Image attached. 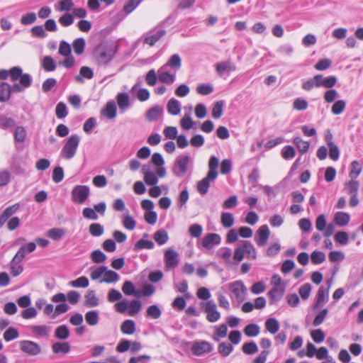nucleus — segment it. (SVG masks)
<instances>
[{
  "instance_id": "f257e3e1",
  "label": "nucleus",
  "mask_w": 363,
  "mask_h": 363,
  "mask_svg": "<svg viewBox=\"0 0 363 363\" xmlns=\"http://www.w3.org/2000/svg\"><path fill=\"white\" fill-rule=\"evenodd\" d=\"M11 79L13 82L19 79V84H14L11 86V91L21 92L24 89L30 86L32 77L29 74H23V69L19 67H13L9 70Z\"/></svg>"
},
{
  "instance_id": "f03ea898",
  "label": "nucleus",
  "mask_w": 363,
  "mask_h": 363,
  "mask_svg": "<svg viewBox=\"0 0 363 363\" xmlns=\"http://www.w3.org/2000/svg\"><path fill=\"white\" fill-rule=\"evenodd\" d=\"M80 141V138L77 134H73L66 140L60 155L62 158L70 160L74 157Z\"/></svg>"
},
{
  "instance_id": "7ed1b4c3",
  "label": "nucleus",
  "mask_w": 363,
  "mask_h": 363,
  "mask_svg": "<svg viewBox=\"0 0 363 363\" xmlns=\"http://www.w3.org/2000/svg\"><path fill=\"white\" fill-rule=\"evenodd\" d=\"M228 288L231 292L230 298H235L238 303L245 301L247 295V287L244 283L238 280L228 284Z\"/></svg>"
},
{
  "instance_id": "20e7f679",
  "label": "nucleus",
  "mask_w": 363,
  "mask_h": 363,
  "mask_svg": "<svg viewBox=\"0 0 363 363\" xmlns=\"http://www.w3.org/2000/svg\"><path fill=\"white\" fill-rule=\"evenodd\" d=\"M191 161V157L186 155L178 156L172 167L173 174L177 177H184L188 171V165Z\"/></svg>"
},
{
  "instance_id": "39448f33",
  "label": "nucleus",
  "mask_w": 363,
  "mask_h": 363,
  "mask_svg": "<svg viewBox=\"0 0 363 363\" xmlns=\"http://www.w3.org/2000/svg\"><path fill=\"white\" fill-rule=\"evenodd\" d=\"M114 53L111 48H107L103 45L98 46L94 52V57L99 65L108 64L113 57Z\"/></svg>"
},
{
  "instance_id": "423d86ee",
  "label": "nucleus",
  "mask_w": 363,
  "mask_h": 363,
  "mask_svg": "<svg viewBox=\"0 0 363 363\" xmlns=\"http://www.w3.org/2000/svg\"><path fill=\"white\" fill-rule=\"evenodd\" d=\"M90 195V189L86 185H77L71 191L72 201L78 204L84 203Z\"/></svg>"
},
{
  "instance_id": "0eeeda50",
  "label": "nucleus",
  "mask_w": 363,
  "mask_h": 363,
  "mask_svg": "<svg viewBox=\"0 0 363 363\" xmlns=\"http://www.w3.org/2000/svg\"><path fill=\"white\" fill-rule=\"evenodd\" d=\"M201 307L207 314L206 319L210 323H215L220 318V313L217 309L216 303L213 300L201 303Z\"/></svg>"
},
{
  "instance_id": "6e6552de",
  "label": "nucleus",
  "mask_w": 363,
  "mask_h": 363,
  "mask_svg": "<svg viewBox=\"0 0 363 363\" xmlns=\"http://www.w3.org/2000/svg\"><path fill=\"white\" fill-rule=\"evenodd\" d=\"M164 258L165 266L168 269H174L179 264V254L172 248H168L165 250Z\"/></svg>"
},
{
  "instance_id": "1a4fd4ad",
  "label": "nucleus",
  "mask_w": 363,
  "mask_h": 363,
  "mask_svg": "<svg viewBox=\"0 0 363 363\" xmlns=\"http://www.w3.org/2000/svg\"><path fill=\"white\" fill-rule=\"evenodd\" d=\"M213 350L212 345L205 340L194 342L191 347V351L196 356H201L209 353Z\"/></svg>"
},
{
  "instance_id": "9d476101",
  "label": "nucleus",
  "mask_w": 363,
  "mask_h": 363,
  "mask_svg": "<svg viewBox=\"0 0 363 363\" xmlns=\"http://www.w3.org/2000/svg\"><path fill=\"white\" fill-rule=\"evenodd\" d=\"M315 86L316 87L323 86L327 89L333 88L337 84V77L330 76L325 77L322 74H316L314 76Z\"/></svg>"
},
{
  "instance_id": "9b49d317",
  "label": "nucleus",
  "mask_w": 363,
  "mask_h": 363,
  "mask_svg": "<svg viewBox=\"0 0 363 363\" xmlns=\"http://www.w3.org/2000/svg\"><path fill=\"white\" fill-rule=\"evenodd\" d=\"M20 348L23 352L32 356L37 355L41 352L40 345L30 340L21 341Z\"/></svg>"
},
{
  "instance_id": "f8f14e48",
  "label": "nucleus",
  "mask_w": 363,
  "mask_h": 363,
  "mask_svg": "<svg viewBox=\"0 0 363 363\" xmlns=\"http://www.w3.org/2000/svg\"><path fill=\"white\" fill-rule=\"evenodd\" d=\"M270 235V230L267 225L260 226L257 231V235L255 240L257 245L259 247H263L267 243L268 239Z\"/></svg>"
},
{
  "instance_id": "ddd939ff",
  "label": "nucleus",
  "mask_w": 363,
  "mask_h": 363,
  "mask_svg": "<svg viewBox=\"0 0 363 363\" xmlns=\"http://www.w3.org/2000/svg\"><path fill=\"white\" fill-rule=\"evenodd\" d=\"M165 33V30L161 28H157L146 34L144 38V43L150 46H153Z\"/></svg>"
},
{
  "instance_id": "4468645a",
  "label": "nucleus",
  "mask_w": 363,
  "mask_h": 363,
  "mask_svg": "<svg viewBox=\"0 0 363 363\" xmlns=\"http://www.w3.org/2000/svg\"><path fill=\"white\" fill-rule=\"evenodd\" d=\"M235 69V65L230 60L223 61L216 65V72L220 77H223L225 74L229 75L231 72Z\"/></svg>"
},
{
  "instance_id": "2eb2a0df",
  "label": "nucleus",
  "mask_w": 363,
  "mask_h": 363,
  "mask_svg": "<svg viewBox=\"0 0 363 363\" xmlns=\"http://www.w3.org/2000/svg\"><path fill=\"white\" fill-rule=\"evenodd\" d=\"M151 161L152 164L157 167L156 174L160 177H164L166 175V169L163 167L164 160L160 153L155 152L152 155Z\"/></svg>"
},
{
  "instance_id": "dca6fc26",
  "label": "nucleus",
  "mask_w": 363,
  "mask_h": 363,
  "mask_svg": "<svg viewBox=\"0 0 363 363\" xmlns=\"http://www.w3.org/2000/svg\"><path fill=\"white\" fill-rule=\"evenodd\" d=\"M100 113L101 116L109 120L116 118L117 116V107L115 101H108L105 107L101 110Z\"/></svg>"
},
{
  "instance_id": "f3484780",
  "label": "nucleus",
  "mask_w": 363,
  "mask_h": 363,
  "mask_svg": "<svg viewBox=\"0 0 363 363\" xmlns=\"http://www.w3.org/2000/svg\"><path fill=\"white\" fill-rule=\"evenodd\" d=\"M330 285L325 288L323 286H320L318 291L316 302L314 306V308H318L324 305V303L328 301V293Z\"/></svg>"
},
{
  "instance_id": "a211bd4d",
  "label": "nucleus",
  "mask_w": 363,
  "mask_h": 363,
  "mask_svg": "<svg viewBox=\"0 0 363 363\" xmlns=\"http://www.w3.org/2000/svg\"><path fill=\"white\" fill-rule=\"evenodd\" d=\"M220 242V237L216 233H209L206 235L202 240V245L208 249H211L214 245H218Z\"/></svg>"
},
{
  "instance_id": "6ab92c4d",
  "label": "nucleus",
  "mask_w": 363,
  "mask_h": 363,
  "mask_svg": "<svg viewBox=\"0 0 363 363\" xmlns=\"http://www.w3.org/2000/svg\"><path fill=\"white\" fill-rule=\"evenodd\" d=\"M142 172L144 175L145 182L150 186L156 185L158 183V179L155 173L150 171L148 165H144L142 168Z\"/></svg>"
},
{
  "instance_id": "aec40b11",
  "label": "nucleus",
  "mask_w": 363,
  "mask_h": 363,
  "mask_svg": "<svg viewBox=\"0 0 363 363\" xmlns=\"http://www.w3.org/2000/svg\"><path fill=\"white\" fill-rule=\"evenodd\" d=\"M22 260L23 259H21L20 257L16 259V255H15L13 257L12 260L11 261V262H10V271H11V274L13 277H17V276L20 275L23 272V267L20 264Z\"/></svg>"
},
{
  "instance_id": "412c9836",
  "label": "nucleus",
  "mask_w": 363,
  "mask_h": 363,
  "mask_svg": "<svg viewBox=\"0 0 363 363\" xmlns=\"http://www.w3.org/2000/svg\"><path fill=\"white\" fill-rule=\"evenodd\" d=\"M216 177H208V174L206 177L199 181L197 184V190L201 195H206L210 187V182L216 179Z\"/></svg>"
},
{
  "instance_id": "4be33fe9",
  "label": "nucleus",
  "mask_w": 363,
  "mask_h": 363,
  "mask_svg": "<svg viewBox=\"0 0 363 363\" xmlns=\"http://www.w3.org/2000/svg\"><path fill=\"white\" fill-rule=\"evenodd\" d=\"M120 279L119 274L106 267L104 277L99 280V283L111 284L117 282Z\"/></svg>"
},
{
  "instance_id": "5701e85b",
  "label": "nucleus",
  "mask_w": 363,
  "mask_h": 363,
  "mask_svg": "<svg viewBox=\"0 0 363 363\" xmlns=\"http://www.w3.org/2000/svg\"><path fill=\"white\" fill-rule=\"evenodd\" d=\"M163 113V108L160 106H155L150 108L146 113V118L152 122L157 120Z\"/></svg>"
},
{
  "instance_id": "b1692460",
  "label": "nucleus",
  "mask_w": 363,
  "mask_h": 363,
  "mask_svg": "<svg viewBox=\"0 0 363 363\" xmlns=\"http://www.w3.org/2000/svg\"><path fill=\"white\" fill-rule=\"evenodd\" d=\"M35 248L36 244L34 242H30L23 245L15 255H16V259L20 257L21 259H23L26 257L27 253L33 252Z\"/></svg>"
},
{
  "instance_id": "393cba45",
  "label": "nucleus",
  "mask_w": 363,
  "mask_h": 363,
  "mask_svg": "<svg viewBox=\"0 0 363 363\" xmlns=\"http://www.w3.org/2000/svg\"><path fill=\"white\" fill-rule=\"evenodd\" d=\"M106 270V266L102 265L99 267H91L89 268L90 278L91 280H101L104 275V272Z\"/></svg>"
},
{
  "instance_id": "a878e982",
  "label": "nucleus",
  "mask_w": 363,
  "mask_h": 363,
  "mask_svg": "<svg viewBox=\"0 0 363 363\" xmlns=\"http://www.w3.org/2000/svg\"><path fill=\"white\" fill-rule=\"evenodd\" d=\"M11 86L6 82L0 84V101H7L11 97Z\"/></svg>"
},
{
  "instance_id": "bb28decb",
  "label": "nucleus",
  "mask_w": 363,
  "mask_h": 363,
  "mask_svg": "<svg viewBox=\"0 0 363 363\" xmlns=\"http://www.w3.org/2000/svg\"><path fill=\"white\" fill-rule=\"evenodd\" d=\"M121 218L122 225L125 229L129 230H133L135 229L136 227V221L128 213V211L126 213L123 214Z\"/></svg>"
},
{
  "instance_id": "cd10ccee",
  "label": "nucleus",
  "mask_w": 363,
  "mask_h": 363,
  "mask_svg": "<svg viewBox=\"0 0 363 363\" xmlns=\"http://www.w3.org/2000/svg\"><path fill=\"white\" fill-rule=\"evenodd\" d=\"M94 77V72L91 68L83 66L80 68L79 74L74 77V79L78 82H83V77L91 79Z\"/></svg>"
},
{
  "instance_id": "c85d7f7f",
  "label": "nucleus",
  "mask_w": 363,
  "mask_h": 363,
  "mask_svg": "<svg viewBox=\"0 0 363 363\" xmlns=\"http://www.w3.org/2000/svg\"><path fill=\"white\" fill-rule=\"evenodd\" d=\"M182 65V60L178 54H174L170 57L167 62L163 65L161 69H164L166 67H169L175 70L179 69Z\"/></svg>"
},
{
  "instance_id": "c756f323",
  "label": "nucleus",
  "mask_w": 363,
  "mask_h": 363,
  "mask_svg": "<svg viewBox=\"0 0 363 363\" xmlns=\"http://www.w3.org/2000/svg\"><path fill=\"white\" fill-rule=\"evenodd\" d=\"M99 303V298L96 297L95 291L94 290L88 291L85 295L84 305L88 307H96Z\"/></svg>"
},
{
  "instance_id": "7c9ffc66",
  "label": "nucleus",
  "mask_w": 363,
  "mask_h": 363,
  "mask_svg": "<svg viewBox=\"0 0 363 363\" xmlns=\"http://www.w3.org/2000/svg\"><path fill=\"white\" fill-rule=\"evenodd\" d=\"M350 216L347 213L337 212L334 216V222L340 226H344L348 224Z\"/></svg>"
},
{
  "instance_id": "2f4dec72",
  "label": "nucleus",
  "mask_w": 363,
  "mask_h": 363,
  "mask_svg": "<svg viewBox=\"0 0 363 363\" xmlns=\"http://www.w3.org/2000/svg\"><path fill=\"white\" fill-rule=\"evenodd\" d=\"M167 108L169 113L173 116L179 115L181 111L180 103L175 99H171L168 101Z\"/></svg>"
},
{
  "instance_id": "473e14b6",
  "label": "nucleus",
  "mask_w": 363,
  "mask_h": 363,
  "mask_svg": "<svg viewBox=\"0 0 363 363\" xmlns=\"http://www.w3.org/2000/svg\"><path fill=\"white\" fill-rule=\"evenodd\" d=\"M117 104L121 110L125 111L130 106V98L126 93H119L117 95Z\"/></svg>"
},
{
  "instance_id": "72a5a7b5",
  "label": "nucleus",
  "mask_w": 363,
  "mask_h": 363,
  "mask_svg": "<svg viewBox=\"0 0 363 363\" xmlns=\"http://www.w3.org/2000/svg\"><path fill=\"white\" fill-rule=\"evenodd\" d=\"M218 164H219L218 159L215 156H212L210 158V160L208 162L209 170H208V172L207 173V174H208V177L217 178V177H218L217 168L218 167Z\"/></svg>"
},
{
  "instance_id": "f704fd0d",
  "label": "nucleus",
  "mask_w": 363,
  "mask_h": 363,
  "mask_svg": "<svg viewBox=\"0 0 363 363\" xmlns=\"http://www.w3.org/2000/svg\"><path fill=\"white\" fill-rule=\"evenodd\" d=\"M153 238L159 245H164L169 240L168 233L164 229H160L154 233Z\"/></svg>"
},
{
  "instance_id": "c9c22d12",
  "label": "nucleus",
  "mask_w": 363,
  "mask_h": 363,
  "mask_svg": "<svg viewBox=\"0 0 363 363\" xmlns=\"http://www.w3.org/2000/svg\"><path fill=\"white\" fill-rule=\"evenodd\" d=\"M242 249L245 253L247 254V256L248 258L251 259H256L257 257V253L256 250L252 245V244L247 240L242 242V245L240 246Z\"/></svg>"
},
{
  "instance_id": "e433bc0d",
  "label": "nucleus",
  "mask_w": 363,
  "mask_h": 363,
  "mask_svg": "<svg viewBox=\"0 0 363 363\" xmlns=\"http://www.w3.org/2000/svg\"><path fill=\"white\" fill-rule=\"evenodd\" d=\"M52 352L55 354L62 352L63 354H67L70 350V345L68 342H55L52 346Z\"/></svg>"
},
{
  "instance_id": "4c0bfd02",
  "label": "nucleus",
  "mask_w": 363,
  "mask_h": 363,
  "mask_svg": "<svg viewBox=\"0 0 363 363\" xmlns=\"http://www.w3.org/2000/svg\"><path fill=\"white\" fill-rule=\"evenodd\" d=\"M31 330L33 333L38 337H48L50 331V327L45 325H33Z\"/></svg>"
},
{
  "instance_id": "58836bf2",
  "label": "nucleus",
  "mask_w": 363,
  "mask_h": 363,
  "mask_svg": "<svg viewBox=\"0 0 363 363\" xmlns=\"http://www.w3.org/2000/svg\"><path fill=\"white\" fill-rule=\"evenodd\" d=\"M164 69H160L158 70V79L159 81L162 83H166L168 84H172L175 81V77L173 74H171L170 73L167 72H163Z\"/></svg>"
},
{
  "instance_id": "ea45409f",
  "label": "nucleus",
  "mask_w": 363,
  "mask_h": 363,
  "mask_svg": "<svg viewBox=\"0 0 363 363\" xmlns=\"http://www.w3.org/2000/svg\"><path fill=\"white\" fill-rule=\"evenodd\" d=\"M284 293V289L283 287L274 286L269 292L268 296L272 301H279Z\"/></svg>"
},
{
  "instance_id": "a19ab883",
  "label": "nucleus",
  "mask_w": 363,
  "mask_h": 363,
  "mask_svg": "<svg viewBox=\"0 0 363 363\" xmlns=\"http://www.w3.org/2000/svg\"><path fill=\"white\" fill-rule=\"evenodd\" d=\"M155 247V244L152 240L140 239L134 245V250L138 251L143 249L151 250Z\"/></svg>"
},
{
  "instance_id": "79ce46f5",
  "label": "nucleus",
  "mask_w": 363,
  "mask_h": 363,
  "mask_svg": "<svg viewBox=\"0 0 363 363\" xmlns=\"http://www.w3.org/2000/svg\"><path fill=\"white\" fill-rule=\"evenodd\" d=\"M121 330L123 333L126 335H132L135 332V324L133 320H125L121 326Z\"/></svg>"
},
{
  "instance_id": "37998d69",
  "label": "nucleus",
  "mask_w": 363,
  "mask_h": 363,
  "mask_svg": "<svg viewBox=\"0 0 363 363\" xmlns=\"http://www.w3.org/2000/svg\"><path fill=\"white\" fill-rule=\"evenodd\" d=\"M219 256L227 264L231 265L233 264L231 261L232 251L230 248L223 247L220 248L218 252Z\"/></svg>"
},
{
  "instance_id": "c03bdc74",
  "label": "nucleus",
  "mask_w": 363,
  "mask_h": 363,
  "mask_svg": "<svg viewBox=\"0 0 363 363\" xmlns=\"http://www.w3.org/2000/svg\"><path fill=\"white\" fill-rule=\"evenodd\" d=\"M142 304L139 300L135 299L128 303V314L130 316H135L141 310Z\"/></svg>"
},
{
  "instance_id": "a18cd8bd",
  "label": "nucleus",
  "mask_w": 363,
  "mask_h": 363,
  "mask_svg": "<svg viewBox=\"0 0 363 363\" xmlns=\"http://www.w3.org/2000/svg\"><path fill=\"white\" fill-rule=\"evenodd\" d=\"M265 328L270 333L275 334L279 329V323L277 319L270 318L266 320Z\"/></svg>"
},
{
  "instance_id": "49530a36",
  "label": "nucleus",
  "mask_w": 363,
  "mask_h": 363,
  "mask_svg": "<svg viewBox=\"0 0 363 363\" xmlns=\"http://www.w3.org/2000/svg\"><path fill=\"white\" fill-rule=\"evenodd\" d=\"M90 258L92 260V262L95 264H101L104 262L107 257L106 255L100 250H94L91 255Z\"/></svg>"
},
{
  "instance_id": "de8ad7c7",
  "label": "nucleus",
  "mask_w": 363,
  "mask_h": 363,
  "mask_svg": "<svg viewBox=\"0 0 363 363\" xmlns=\"http://www.w3.org/2000/svg\"><path fill=\"white\" fill-rule=\"evenodd\" d=\"M42 67L46 72H52L56 69V64L50 56H45L42 60Z\"/></svg>"
},
{
  "instance_id": "09e8293b",
  "label": "nucleus",
  "mask_w": 363,
  "mask_h": 363,
  "mask_svg": "<svg viewBox=\"0 0 363 363\" xmlns=\"http://www.w3.org/2000/svg\"><path fill=\"white\" fill-rule=\"evenodd\" d=\"M19 336L18 331L13 327H9L4 333L3 337L6 342H10Z\"/></svg>"
},
{
  "instance_id": "8fccbe9b",
  "label": "nucleus",
  "mask_w": 363,
  "mask_h": 363,
  "mask_svg": "<svg viewBox=\"0 0 363 363\" xmlns=\"http://www.w3.org/2000/svg\"><path fill=\"white\" fill-rule=\"evenodd\" d=\"M72 47L74 49V52L80 55L84 52V48H85V40L82 38H77L74 40L72 43Z\"/></svg>"
},
{
  "instance_id": "3c124183",
  "label": "nucleus",
  "mask_w": 363,
  "mask_h": 363,
  "mask_svg": "<svg viewBox=\"0 0 363 363\" xmlns=\"http://www.w3.org/2000/svg\"><path fill=\"white\" fill-rule=\"evenodd\" d=\"M220 221L223 227L230 228L234 223V218L232 213L223 212L221 214Z\"/></svg>"
},
{
  "instance_id": "603ef678",
  "label": "nucleus",
  "mask_w": 363,
  "mask_h": 363,
  "mask_svg": "<svg viewBox=\"0 0 363 363\" xmlns=\"http://www.w3.org/2000/svg\"><path fill=\"white\" fill-rule=\"evenodd\" d=\"M228 332V327L225 324H222L216 328L215 333L212 337L215 341H218L220 338L226 337Z\"/></svg>"
},
{
  "instance_id": "864d4df0",
  "label": "nucleus",
  "mask_w": 363,
  "mask_h": 363,
  "mask_svg": "<svg viewBox=\"0 0 363 363\" xmlns=\"http://www.w3.org/2000/svg\"><path fill=\"white\" fill-rule=\"evenodd\" d=\"M69 284L74 288H86L89 284V281L86 277L82 276L75 280L71 281Z\"/></svg>"
},
{
  "instance_id": "5fc2aeb1",
  "label": "nucleus",
  "mask_w": 363,
  "mask_h": 363,
  "mask_svg": "<svg viewBox=\"0 0 363 363\" xmlns=\"http://www.w3.org/2000/svg\"><path fill=\"white\" fill-rule=\"evenodd\" d=\"M293 142L296 145L299 152L302 154L306 153L308 150L310 146L309 143L303 140L300 137L295 138Z\"/></svg>"
},
{
  "instance_id": "6e6d98bb",
  "label": "nucleus",
  "mask_w": 363,
  "mask_h": 363,
  "mask_svg": "<svg viewBox=\"0 0 363 363\" xmlns=\"http://www.w3.org/2000/svg\"><path fill=\"white\" fill-rule=\"evenodd\" d=\"M89 233L94 237H99L103 235L104 228L100 223H91L89 227Z\"/></svg>"
},
{
  "instance_id": "4d7b16f0",
  "label": "nucleus",
  "mask_w": 363,
  "mask_h": 363,
  "mask_svg": "<svg viewBox=\"0 0 363 363\" xmlns=\"http://www.w3.org/2000/svg\"><path fill=\"white\" fill-rule=\"evenodd\" d=\"M55 335L58 339L66 340L69 335V330L66 325H62L56 328Z\"/></svg>"
},
{
  "instance_id": "13d9d810",
  "label": "nucleus",
  "mask_w": 363,
  "mask_h": 363,
  "mask_svg": "<svg viewBox=\"0 0 363 363\" xmlns=\"http://www.w3.org/2000/svg\"><path fill=\"white\" fill-rule=\"evenodd\" d=\"M218 352L223 357L228 356L233 350V346L228 342H220L218 347Z\"/></svg>"
},
{
  "instance_id": "bf43d9fd",
  "label": "nucleus",
  "mask_w": 363,
  "mask_h": 363,
  "mask_svg": "<svg viewBox=\"0 0 363 363\" xmlns=\"http://www.w3.org/2000/svg\"><path fill=\"white\" fill-rule=\"evenodd\" d=\"M362 169V164L357 160L353 161L351 164V169L350 172L351 179H355L361 173Z\"/></svg>"
},
{
  "instance_id": "052dcab7",
  "label": "nucleus",
  "mask_w": 363,
  "mask_h": 363,
  "mask_svg": "<svg viewBox=\"0 0 363 363\" xmlns=\"http://www.w3.org/2000/svg\"><path fill=\"white\" fill-rule=\"evenodd\" d=\"M48 236L54 240H60L65 235V230L62 228H52L48 231Z\"/></svg>"
},
{
  "instance_id": "680f3d73",
  "label": "nucleus",
  "mask_w": 363,
  "mask_h": 363,
  "mask_svg": "<svg viewBox=\"0 0 363 363\" xmlns=\"http://www.w3.org/2000/svg\"><path fill=\"white\" fill-rule=\"evenodd\" d=\"M346 107V102L344 100L336 101L331 108V111L334 115L342 113Z\"/></svg>"
},
{
  "instance_id": "e2e57ef3",
  "label": "nucleus",
  "mask_w": 363,
  "mask_h": 363,
  "mask_svg": "<svg viewBox=\"0 0 363 363\" xmlns=\"http://www.w3.org/2000/svg\"><path fill=\"white\" fill-rule=\"evenodd\" d=\"M86 322L89 325H96L99 322V313L96 311H91L85 314Z\"/></svg>"
},
{
  "instance_id": "0e129e2a",
  "label": "nucleus",
  "mask_w": 363,
  "mask_h": 363,
  "mask_svg": "<svg viewBox=\"0 0 363 363\" xmlns=\"http://www.w3.org/2000/svg\"><path fill=\"white\" fill-rule=\"evenodd\" d=\"M223 106H224L223 101H218L214 104L213 110H212L213 118L218 119L221 117V116L223 114Z\"/></svg>"
},
{
  "instance_id": "69168bd1",
  "label": "nucleus",
  "mask_w": 363,
  "mask_h": 363,
  "mask_svg": "<svg viewBox=\"0 0 363 363\" xmlns=\"http://www.w3.org/2000/svg\"><path fill=\"white\" fill-rule=\"evenodd\" d=\"M162 315V311L157 305H152L147 309V316L153 319H158Z\"/></svg>"
},
{
  "instance_id": "338daca9",
  "label": "nucleus",
  "mask_w": 363,
  "mask_h": 363,
  "mask_svg": "<svg viewBox=\"0 0 363 363\" xmlns=\"http://www.w3.org/2000/svg\"><path fill=\"white\" fill-rule=\"evenodd\" d=\"M339 96L338 92L332 88L328 89L323 95V99L327 103H332L336 100Z\"/></svg>"
},
{
  "instance_id": "774afa93",
  "label": "nucleus",
  "mask_w": 363,
  "mask_h": 363,
  "mask_svg": "<svg viewBox=\"0 0 363 363\" xmlns=\"http://www.w3.org/2000/svg\"><path fill=\"white\" fill-rule=\"evenodd\" d=\"M244 333L247 337H255L259 333V327L257 324H249L245 328Z\"/></svg>"
}]
</instances>
